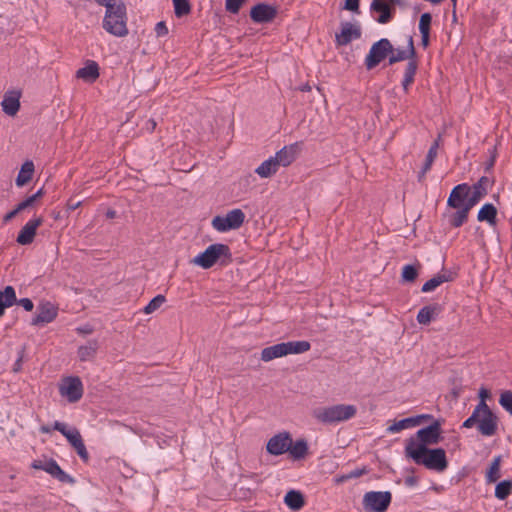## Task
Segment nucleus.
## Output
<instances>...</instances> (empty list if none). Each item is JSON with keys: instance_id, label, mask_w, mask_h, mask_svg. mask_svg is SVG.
<instances>
[{"instance_id": "1", "label": "nucleus", "mask_w": 512, "mask_h": 512, "mask_svg": "<svg viewBox=\"0 0 512 512\" xmlns=\"http://www.w3.org/2000/svg\"><path fill=\"white\" fill-rule=\"evenodd\" d=\"M476 426L479 433L486 437L496 434L498 429V418L487 405L478 403L470 417L463 422V427L472 428Z\"/></svg>"}, {"instance_id": "2", "label": "nucleus", "mask_w": 512, "mask_h": 512, "mask_svg": "<svg viewBox=\"0 0 512 512\" xmlns=\"http://www.w3.org/2000/svg\"><path fill=\"white\" fill-rule=\"evenodd\" d=\"M406 457L411 458L415 464L422 465L425 468L444 472L448 467L446 452L442 448L420 447L419 450H411L405 453Z\"/></svg>"}, {"instance_id": "3", "label": "nucleus", "mask_w": 512, "mask_h": 512, "mask_svg": "<svg viewBox=\"0 0 512 512\" xmlns=\"http://www.w3.org/2000/svg\"><path fill=\"white\" fill-rule=\"evenodd\" d=\"M357 413V408L350 404H337L328 407H318L312 411V416L323 424H333L347 421Z\"/></svg>"}, {"instance_id": "4", "label": "nucleus", "mask_w": 512, "mask_h": 512, "mask_svg": "<svg viewBox=\"0 0 512 512\" xmlns=\"http://www.w3.org/2000/svg\"><path fill=\"white\" fill-rule=\"evenodd\" d=\"M102 26L107 33L115 37L127 36L129 30L127 27L126 5H117L115 9L105 10Z\"/></svg>"}, {"instance_id": "5", "label": "nucleus", "mask_w": 512, "mask_h": 512, "mask_svg": "<svg viewBox=\"0 0 512 512\" xmlns=\"http://www.w3.org/2000/svg\"><path fill=\"white\" fill-rule=\"evenodd\" d=\"M231 260V251L228 245L215 243L209 245L205 251L193 258L192 263L203 269H209L217 262L227 264Z\"/></svg>"}, {"instance_id": "6", "label": "nucleus", "mask_w": 512, "mask_h": 512, "mask_svg": "<svg viewBox=\"0 0 512 512\" xmlns=\"http://www.w3.org/2000/svg\"><path fill=\"white\" fill-rule=\"evenodd\" d=\"M441 423L434 420L429 426L421 428L417 431L416 437H410L406 441L405 453L411 450H419L422 447L438 444L441 440Z\"/></svg>"}, {"instance_id": "7", "label": "nucleus", "mask_w": 512, "mask_h": 512, "mask_svg": "<svg viewBox=\"0 0 512 512\" xmlns=\"http://www.w3.org/2000/svg\"><path fill=\"white\" fill-rule=\"evenodd\" d=\"M53 429L59 431L75 449L78 456L84 461L89 460V453L86 449L82 436L76 427H69L66 423L55 421Z\"/></svg>"}, {"instance_id": "8", "label": "nucleus", "mask_w": 512, "mask_h": 512, "mask_svg": "<svg viewBox=\"0 0 512 512\" xmlns=\"http://www.w3.org/2000/svg\"><path fill=\"white\" fill-rule=\"evenodd\" d=\"M245 221V213L239 209L229 211L225 216H215L211 225L218 232H227L240 228Z\"/></svg>"}, {"instance_id": "9", "label": "nucleus", "mask_w": 512, "mask_h": 512, "mask_svg": "<svg viewBox=\"0 0 512 512\" xmlns=\"http://www.w3.org/2000/svg\"><path fill=\"white\" fill-rule=\"evenodd\" d=\"M391 500L389 491H369L364 494L362 505L365 512H385Z\"/></svg>"}, {"instance_id": "10", "label": "nucleus", "mask_w": 512, "mask_h": 512, "mask_svg": "<svg viewBox=\"0 0 512 512\" xmlns=\"http://www.w3.org/2000/svg\"><path fill=\"white\" fill-rule=\"evenodd\" d=\"M392 49L393 46L387 38H382L375 42L365 57L364 63L366 68L368 70L375 68L387 57L389 52H392Z\"/></svg>"}, {"instance_id": "11", "label": "nucleus", "mask_w": 512, "mask_h": 512, "mask_svg": "<svg viewBox=\"0 0 512 512\" xmlns=\"http://www.w3.org/2000/svg\"><path fill=\"white\" fill-rule=\"evenodd\" d=\"M84 388L82 381L77 376L65 377L59 385V393L68 402H78L83 396Z\"/></svg>"}, {"instance_id": "12", "label": "nucleus", "mask_w": 512, "mask_h": 512, "mask_svg": "<svg viewBox=\"0 0 512 512\" xmlns=\"http://www.w3.org/2000/svg\"><path fill=\"white\" fill-rule=\"evenodd\" d=\"M58 315V306L50 301H41L37 305L35 316L31 320L33 326H42L53 322Z\"/></svg>"}, {"instance_id": "13", "label": "nucleus", "mask_w": 512, "mask_h": 512, "mask_svg": "<svg viewBox=\"0 0 512 512\" xmlns=\"http://www.w3.org/2000/svg\"><path fill=\"white\" fill-rule=\"evenodd\" d=\"M362 30L358 23L341 22L340 32L335 35L336 46H346L353 40L361 38Z\"/></svg>"}, {"instance_id": "14", "label": "nucleus", "mask_w": 512, "mask_h": 512, "mask_svg": "<svg viewBox=\"0 0 512 512\" xmlns=\"http://www.w3.org/2000/svg\"><path fill=\"white\" fill-rule=\"evenodd\" d=\"M291 444V435L288 432H281L269 439L266 449L269 454L279 456L288 452Z\"/></svg>"}, {"instance_id": "15", "label": "nucleus", "mask_w": 512, "mask_h": 512, "mask_svg": "<svg viewBox=\"0 0 512 512\" xmlns=\"http://www.w3.org/2000/svg\"><path fill=\"white\" fill-rule=\"evenodd\" d=\"M276 16V7L266 3H258L250 10V17L252 21L258 24L272 22Z\"/></svg>"}, {"instance_id": "16", "label": "nucleus", "mask_w": 512, "mask_h": 512, "mask_svg": "<svg viewBox=\"0 0 512 512\" xmlns=\"http://www.w3.org/2000/svg\"><path fill=\"white\" fill-rule=\"evenodd\" d=\"M471 186L467 183L456 185L447 200V205L451 208H462L467 205L470 199Z\"/></svg>"}, {"instance_id": "17", "label": "nucleus", "mask_w": 512, "mask_h": 512, "mask_svg": "<svg viewBox=\"0 0 512 512\" xmlns=\"http://www.w3.org/2000/svg\"><path fill=\"white\" fill-rule=\"evenodd\" d=\"M301 149V143L295 142L290 145L284 146L274 155V159L276 160L279 167H288L291 165L297 158Z\"/></svg>"}, {"instance_id": "18", "label": "nucleus", "mask_w": 512, "mask_h": 512, "mask_svg": "<svg viewBox=\"0 0 512 512\" xmlns=\"http://www.w3.org/2000/svg\"><path fill=\"white\" fill-rule=\"evenodd\" d=\"M42 218L30 219L20 230L17 236V243L20 245H29L33 242L36 231L42 224Z\"/></svg>"}, {"instance_id": "19", "label": "nucleus", "mask_w": 512, "mask_h": 512, "mask_svg": "<svg viewBox=\"0 0 512 512\" xmlns=\"http://www.w3.org/2000/svg\"><path fill=\"white\" fill-rule=\"evenodd\" d=\"M389 64L393 65L397 62L404 61V60H411L413 58H416V50L414 47V41L413 36L409 35L407 37V48H394L392 49V52H389Z\"/></svg>"}, {"instance_id": "20", "label": "nucleus", "mask_w": 512, "mask_h": 512, "mask_svg": "<svg viewBox=\"0 0 512 512\" xmlns=\"http://www.w3.org/2000/svg\"><path fill=\"white\" fill-rule=\"evenodd\" d=\"M493 185V181L482 176L472 187L470 192V199L468 203L473 207L488 193L489 188Z\"/></svg>"}, {"instance_id": "21", "label": "nucleus", "mask_w": 512, "mask_h": 512, "mask_svg": "<svg viewBox=\"0 0 512 512\" xmlns=\"http://www.w3.org/2000/svg\"><path fill=\"white\" fill-rule=\"evenodd\" d=\"M21 93L16 90L7 91L1 102L2 110L8 116H15L20 109Z\"/></svg>"}, {"instance_id": "22", "label": "nucleus", "mask_w": 512, "mask_h": 512, "mask_svg": "<svg viewBox=\"0 0 512 512\" xmlns=\"http://www.w3.org/2000/svg\"><path fill=\"white\" fill-rule=\"evenodd\" d=\"M39 467L41 468V470L47 472L53 478L57 479L62 483H74V479L65 471H63L61 467L58 465V463L53 459L45 461L43 466Z\"/></svg>"}, {"instance_id": "23", "label": "nucleus", "mask_w": 512, "mask_h": 512, "mask_svg": "<svg viewBox=\"0 0 512 512\" xmlns=\"http://www.w3.org/2000/svg\"><path fill=\"white\" fill-rule=\"evenodd\" d=\"M452 280H453L452 273L449 271H443L441 273L436 274L428 281H426L423 284L421 291L424 293L432 292L436 288H438L441 284H443L445 282L452 281Z\"/></svg>"}, {"instance_id": "24", "label": "nucleus", "mask_w": 512, "mask_h": 512, "mask_svg": "<svg viewBox=\"0 0 512 512\" xmlns=\"http://www.w3.org/2000/svg\"><path fill=\"white\" fill-rule=\"evenodd\" d=\"M441 312L439 304H432L422 307L417 314V321L419 324L427 325L434 320Z\"/></svg>"}, {"instance_id": "25", "label": "nucleus", "mask_w": 512, "mask_h": 512, "mask_svg": "<svg viewBox=\"0 0 512 512\" xmlns=\"http://www.w3.org/2000/svg\"><path fill=\"white\" fill-rule=\"evenodd\" d=\"M76 76L84 81L94 82L99 77V66L95 61L90 60L76 72Z\"/></svg>"}, {"instance_id": "26", "label": "nucleus", "mask_w": 512, "mask_h": 512, "mask_svg": "<svg viewBox=\"0 0 512 512\" xmlns=\"http://www.w3.org/2000/svg\"><path fill=\"white\" fill-rule=\"evenodd\" d=\"M370 9L373 12L380 13L379 17L376 19L380 24H386L392 19L391 8L381 0H373L370 5Z\"/></svg>"}, {"instance_id": "27", "label": "nucleus", "mask_w": 512, "mask_h": 512, "mask_svg": "<svg viewBox=\"0 0 512 512\" xmlns=\"http://www.w3.org/2000/svg\"><path fill=\"white\" fill-rule=\"evenodd\" d=\"M98 348L99 342L96 339L89 340L85 345L80 346L77 351L80 361L92 360L96 356Z\"/></svg>"}, {"instance_id": "28", "label": "nucleus", "mask_w": 512, "mask_h": 512, "mask_svg": "<svg viewBox=\"0 0 512 512\" xmlns=\"http://www.w3.org/2000/svg\"><path fill=\"white\" fill-rule=\"evenodd\" d=\"M279 166L274 159V156L268 158L264 162H262L256 169L255 173L261 178H269L272 175L276 174L279 170Z\"/></svg>"}, {"instance_id": "29", "label": "nucleus", "mask_w": 512, "mask_h": 512, "mask_svg": "<svg viewBox=\"0 0 512 512\" xmlns=\"http://www.w3.org/2000/svg\"><path fill=\"white\" fill-rule=\"evenodd\" d=\"M284 503L293 511H299L305 505L304 496L301 492L290 490L284 497Z\"/></svg>"}, {"instance_id": "30", "label": "nucleus", "mask_w": 512, "mask_h": 512, "mask_svg": "<svg viewBox=\"0 0 512 512\" xmlns=\"http://www.w3.org/2000/svg\"><path fill=\"white\" fill-rule=\"evenodd\" d=\"M284 342L266 347L261 352V360L269 362L275 358L286 356Z\"/></svg>"}, {"instance_id": "31", "label": "nucleus", "mask_w": 512, "mask_h": 512, "mask_svg": "<svg viewBox=\"0 0 512 512\" xmlns=\"http://www.w3.org/2000/svg\"><path fill=\"white\" fill-rule=\"evenodd\" d=\"M497 209L491 203L484 204L478 212L477 219L480 222L486 221L490 226L496 225Z\"/></svg>"}, {"instance_id": "32", "label": "nucleus", "mask_w": 512, "mask_h": 512, "mask_svg": "<svg viewBox=\"0 0 512 512\" xmlns=\"http://www.w3.org/2000/svg\"><path fill=\"white\" fill-rule=\"evenodd\" d=\"M16 301L15 289L12 286H6L0 291V318L4 315L5 309L14 305Z\"/></svg>"}, {"instance_id": "33", "label": "nucleus", "mask_w": 512, "mask_h": 512, "mask_svg": "<svg viewBox=\"0 0 512 512\" xmlns=\"http://www.w3.org/2000/svg\"><path fill=\"white\" fill-rule=\"evenodd\" d=\"M472 208L473 206L469 203H467L465 207L455 208L456 212H454L449 218L450 225L454 228L461 227L467 221L469 212Z\"/></svg>"}, {"instance_id": "34", "label": "nucleus", "mask_w": 512, "mask_h": 512, "mask_svg": "<svg viewBox=\"0 0 512 512\" xmlns=\"http://www.w3.org/2000/svg\"><path fill=\"white\" fill-rule=\"evenodd\" d=\"M438 147H439V142H438V140H436L429 148L428 153L426 155L424 165L418 174V180L420 182L424 180L426 173L431 169L432 164L437 156Z\"/></svg>"}, {"instance_id": "35", "label": "nucleus", "mask_w": 512, "mask_h": 512, "mask_svg": "<svg viewBox=\"0 0 512 512\" xmlns=\"http://www.w3.org/2000/svg\"><path fill=\"white\" fill-rule=\"evenodd\" d=\"M418 69V62L416 58L411 59L408 61L405 71H404V77L402 80V87L405 92L408 91L411 84L414 82V77L416 75Z\"/></svg>"}, {"instance_id": "36", "label": "nucleus", "mask_w": 512, "mask_h": 512, "mask_svg": "<svg viewBox=\"0 0 512 512\" xmlns=\"http://www.w3.org/2000/svg\"><path fill=\"white\" fill-rule=\"evenodd\" d=\"M34 173V164L32 161H26L21 166V169L16 178V185L18 187H22L27 184L33 176Z\"/></svg>"}, {"instance_id": "37", "label": "nucleus", "mask_w": 512, "mask_h": 512, "mask_svg": "<svg viewBox=\"0 0 512 512\" xmlns=\"http://www.w3.org/2000/svg\"><path fill=\"white\" fill-rule=\"evenodd\" d=\"M417 420H418V418L408 417V418L401 419L399 421H394L393 424H391L387 428V432L394 434V433H399L404 429L416 427V426H418Z\"/></svg>"}, {"instance_id": "38", "label": "nucleus", "mask_w": 512, "mask_h": 512, "mask_svg": "<svg viewBox=\"0 0 512 512\" xmlns=\"http://www.w3.org/2000/svg\"><path fill=\"white\" fill-rule=\"evenodd\" d=\"M285 344V353L289 354H302L310 350L311 344L306 340L302 341H289L284 342Z\"/></svg>"}, {"instance_id": "39", "label": "nucleus", "mask_w": 512, "mask_h": 512, "mask_svg": "<svg viewBox=\"0 0 512 512\" xmlns=\"http://www.w3.org/2000/svg\"><path fill=\"white\" fill-rule=\"evenodd\" d=\"M288 452L295 460L303 459L308 453V444L304 439H299L292 442Z\"/></svg>"}, {"instance_id": "40", "label": "nucleus", "mask_w": 512, "mask_h": 512, "mask_svg": "<svg viewBox=\"0 0 512 512\" xmlns=\"http://www.w3.org/2000/svg\"><path fill=\"white\" fill-rule=\"evenodd\" d=\"M500 463L501 457L497 456L493 459L490 467L486 473V481L488 483H494L500 478Z\"/></svg>"}, {"instance_id": "41", "label": "nucleus", "mask_w": 512, "mask_h": 512, "mask_svg": "<svg viewBox=\"0 0 512 512\" xmlns=\"http://www.w3.org/2000/svg\"><path fill=\"white\" fill-rule=\"evenodd\" d=\"M512 491V481L504 480L496 485L495 497L499 500H505Z\"/></svg>"}, {"instance_id": "42", "label": "nucleus", "mask_w": 512, "mask_h": 512, "mask_svg": "<svg viewBox=\"0 0 512 512\" xmlns=\"http://www.w3.org/2000/svg\"><path fill=\"white\" fill-rule=\"evenodd\" d=\"M166 301V298L162 294L155 296L150 302L143 308L145 314H151L158 310Z\"/></svg>"}, {"instance_id": "43", "label": "nucleus", "mask_w": 512, "mask_h": 512, "mask_svg": "<svg viewBox=\"0 0 512 512\" xmlns=\"http://www.w3.org/2000/svg\"><path fill=\"white\" fill-rule=\"evenodd\" d=\"M175 15L180 18L190 13L191 7L189 0H172Z\"/></svg>"}, {"instance_id": "44", "label": "nucleus", "mask_w": 512, "mask_h": 512, "mask_svg": "<svg viewBox=\"0 0 512 512\" xmlns=\"http://www.w3.org/2000/svg\"><path fill=\"white\" fill-rule=\"evenodd\" d=\"M402 279L406 282H413L418 276V270L414 265L408 264L402 268Z\"/></svg>"}, {"instance_id": "45", "label": "nucleus", "mask_w": 512, "mask_h": 512, "mask_svg": "<svg viewBox=\"0 0 512 512\" xmlns=\"http://www.w3.org/2000/svg\"><path fill=\"white\" fill-rule=\"evenodd\" d=\"M432 16L430 13H423L419 20V31L421 34H430Z\"/></svg>"}, {"instance_id": "46", "label": "nucleus", "mask_w": 512, "mask_h": 512, "mask_svg": "<svg viewBox=\"0 0 512 512\" xmlns=\"http://www.w3.org/2000/svg\"><path fill=\"white\" fill-rule=\"evenodd\" d=\"M499 404L505 411L509 412L512 409V392L509 390L503 391L500 394Z\"/></svg>"}, {"instance_id": "47", "label": "nucleus", "mask_w": 512, "mask_h": 512, "mask_svg": "<svg viewBox=\"0 0 512 512\" xmlns=\"http://www.w3.org/2000/svg\"><path fill=\"white\" fill-rule=\"evenodd\" d=\"M42 195V189L38 190L35 194L29 196L24 201L20 202L16 208L19 212L27 209L28 207L32 206L34 202Z\"/></svg>"}, {"instance_id": "48", "label": "nucleus", "mask_w": 512, "mask_h": 512, "mask_svg": "<svg viewBox=\"0 0 512 512\" xmlns=\"http://www.w3.org/2000/svg\"><path fill=\"white\" fill-rule=\"evenodd\" d=\"M246 0H226L225 8L228 12L236 14Z\"/></svg>"}, {"instance_id": "49", "label": "nucleus", "mask_w": 512, "mask_h": 512, "mask_svg": "<svg viewBox=\"0 0 512 512\" xmlns=\"http://www.w3.org/2000/svg\"><path fill=\"white\" fill-rule=\"evenodd\" d=\"M98 5L105 7L106 10L115 9L117 5H123L122 0H94Z\"/></svg>"}, {"instance_id": "50", "label": "nucleus", "mask_w": 512, "mask_h": 512, "mask_svg": "<svg viewBox=\"0 0 512 512\" xmlns=\"http://www.w3.org/2000/svg\"><path fill=\"white\" fill-rule=\"evenodd\" d=\"M17 303L21 307H23L26 311H32L34 308V304L31 299L29 298H21L20 300H17L14 302V304Z\"/></svg>"}, {"instance_id": "51", "label": "nucleus", "mask_w": 512, "mask_h": 512, "mask_svg": "<svg viewBox=\"0 0 512 512\" xmlns=\"http://www.w3.org/2000/svg\"><path fill=\"white\" fill-rule=\"evenodd\" d=\"M155 32L157 36L162 37L168 34V28L165 24V22L161 21L158 22L155 26Z\"/></svg>"}, {"instance_id": "52", "label": "nucleus", "mask_w": 512, "mask_h": 512, "mask_svg": "<svg viewBox=\"0 0 512 512\" xmlns=\"http://www.w3.org/2000/svg\"><path fill=\"white\" fill-rule=\"evenodd\" d=\"M344 9L352 11V12H358L359 0H345Z\"/></svg>"}, {"instance_id": "53", "label": "nucleus", "mask_w": 512, "mask_h": 512, "mask_svg": "<svg viewBox=\"0 0 512 512\" xmlns=\"http://www.w3.org/2000/svg\"><path fill=\"white\" fill-rule=\"evenodd\" d=\"M94 329L91 325L85 324L83 326L77 327L76 332L81 335H89L93 333Z\"/></svg>"}, {"instance_id": "54", "label": "nucleus", "mask_w": 512, "mask_h": 512, "mask_svg": "<svg viewBox=\"0 0 512 512\" xmlns=\"http://www.w3.org/2000/svg\"><path fill=\"white\" fill-rule=\"evenodd\" d=\"M412 418H418V420H417L418 425H420L426 421L432 420V422H433L435 420L431 414H421V415L413 416Z\"/></svg>"}, {"instance_id": "55", "label": "nucleus", "mask_w": 512, "mask_h": 512, "mask_svg": "<svg viewBox=\"0 0 512 512\" xmlns=\"http://www.w3.org/2000/svg\"><path fill=\"white\" fill-rule=\"evenodd\" d=\"M365 469H355L348 473L350 479L358 478L365 473Z\"/></svg>"}, {"instance_id": "56", "label": "nucleus", "mask_w": 512, "mask_h": 512, "mask_svg": "<svg viewBox=\"0 0 512 512\" xmlns=\"http://www.w3.org/2000/svg\"><path fill=\"white\" fill-rule=\"evenodd\" d=\"M489 396H490L489 391H488L487 389H485V388H481V389L479 390V398H480L479 403H482V402L486 403V399H487Z\"/></svg>"}, {"instance_id": "57", "label": "nucleus", "mask_w": 512, "mask_h": 512, "mask_svg": "<svg viewBox=\"0 0 512 512\" xmlns=\"http://www.w3.org/2000/svg\"><path fill=\"white\" fill-rule=\"evenodd\" d=\"M19 213L18 209L15 208L4 216V222L12 220Z\"/></svg>"}, {"instance_id": "58", "label": "nucleus", "mask_w": 512, "mask_h": 512, "mask_svg": "<svg viewBox=\"0 0 512 512\" xmlns=\"http://www.w3.org/2000/svg\"><path fill=\"white\" fill-rule=\"evenodd\" d=\"M348 480H350V478L348 477V473L344 474V475L336 476L334 479L335 483H337V484L344 483Z\"/></svg>"}, {"instance_id": "59", "label": "nucleus", "mask_w": 512, "mask_h": 512, "mask_svg": "<svg viewBox=\"0 0 512 512\" xmlns=\"http://www.w3.org/2000/svg\"><path fill=\"white\" fill-rule=\"evenodd\" d=\"M429 36L430 34H421V44L424 48H427L429 45Z\"/></svg>"}, {"instance_id": "60", "label": "nucleus", "mask_w": 512, "mask_h": 512, "mask_svg": "<svg viewBox=\"0 0 512 512\" xmlns=\"http://www.w3.org/2000/svg\"><path fill=\"white\" fill-rule=\"evenodd\" d=\"M495 161H496V156L493 154L486 164V167H485L486 171H489L492 169V167L495 164Z\"/></svg>"}, {"instance_id": "61", "label": "nucleus", "mask_w": 512, "mask_h": 512, "mask_svg": "<svg viewBox=\"0 0 512 512\" xmlns=\"http://www.w3.org/2000/svg\"><path fill=\"white\" fill-rule=\"evenodd\" d=\"M52 430H54V429H53V426H52V427H50V426H47V425H42V426L40 427V432H41V433H44V434L51 433V431H52Z\"/></svg>"}, {"instance_id": "62", "label": "nucleus", "mask_w": 512, "mask_h": 512, "mask_svg": "<svg viewBox=\"0 0 512 512\" xmlns=\"http://www.w3.org/2000/svg\"><path fill=\"white\" fill-rule=\"evenodd\" d=\"M105 215L108 219H114L117 216V212L113 209H108Z\"/></svg>"}, {"instance_id": "63", "label": "nucleus", "mask_w": 512, "mask_h": 512, "mask_svg": "<svg viewBox=\"0 0 512 512\" xmlns=\"http://www.w3.org/2000/svg\"><path fill=\"white\" fill-rule=\"evenodd\" d=\"M146 127H147L148 130L153 131L155 129V127H156L155 120H153V119L148 120Z\"/></svg>"}, {"instance_id": "64", "label": "nucleus", "mask_w": 512, "mask_h": 512, "mask_svg": "<svg viewBox=\"0 0 512 512\" xmlns=\"http://www.w3.org/2000/svg\"><path fill=\"white\" fill-rule=\"evenodd\" d=\"M43 464H44V462H42V461H34L32 464V467L35 469L41 470V468L38 466H43Z\"/></svg>"}]
</instances>
